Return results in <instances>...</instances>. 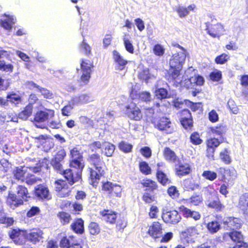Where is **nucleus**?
I'll return each mask as SVG.
<instances>
[{
	"mask_svg": "<svg viewBox=\"0 0 248 248\" xmlns=\"http://www.w3.org/2000/svg\"><path fill=\"white\" fill-rule=\"evenodd\" d=\"M140 152L142 155L146 158H149L151 156L152 152L148 147H144L141 148Z\"/></svg>",
	"mask_w": 248,
	"mask_h": 248,
	"instance_id": "0e129e2a",
	"label": "nucleus"
},
{
	"mask_svg": "<svg viewBox=\"0 0 248 248\" xmlns=\"http://www.w3.org/2000/svg\"><path fill=\"white\" fill-rule=\"evenodd\" d=\"M89 230L90 233L92 235H96L100 232L98 224L95 222H91L89 226Z\"/></svg>",
	"mask_w": 248,
	"mask_h": 248,
	"instance_id": "a18cd8bd",
	"label": "nucleus"
},
{
	"mask_svg": "<svg viewBox=\"0 0 248 248\" xmlns=\"http://www.w3.org/2000/svg\"><path fill=\"white\" fill-rule=\"evenodd\" d=\"M141 184L144 187H147L149 190L154 191L157 188L156 183L151 180H143L141 182Z\"/></svg>",
	"mask_w": 248,
	"mask_h": 248,
	"instance_id": "f704fd0d",
	"label": "nucleus"
},
{
	"mask_svg": "<svg viewBox=\"0 0 248 248\" xmlns=\"http://www.w3.org/2000/svg\"><path fill=\"white\" fill-rule=\"evenodd\" d=\"M207 228L211 233H215L220 229V225L217 221H212L207 224Z\"/></svg>",
	"mask_w": 248,
	"mask_h": 248,
	"instance_id": "e433bc0d",
	"label": "nucleus"
},
{
	"mask_svg": "<svg viewBox=\"0 0 248 248\" xmlns=\"http://www.w3.org/2000/svg\"><path fill=\"white\" fill-rule=\"evenodd\" d=\"M228 105L230 109L234 114L238 113V108L232 100H229L228 102Z\"/></svg>",
	"mask_w": 248,
	"mask_h": 248,
	"instance_id": "680f3d73",
	"label": "nucleus"
},
{
	"mask_svg": "<svg viewBox=\"0 0 248 248\" xmlns=\"http://www.w3.org/2000/svg\"><path fill=\"white\" fill-rule=\"evenodd\" d=\"M140 78L145 80L146 82H148V80L151 78V75L148 69L144 70L139 74Z\"/></svg>",
	"mask_w": 248,
	"mask_h": 248,
	"instance_id": "864d4df0",
	"label": "nucleus"
},
{
	"mask_svg": "<svg viewBox=\"0 0 248 248\" xmlns=\"http://www.w3.org/2000/svg\"><path fill=\"white\" fill-rule=\"evenodd\" d=\"M238 207L248 217V193H246L240 197Z\"/></svg>",
	"mask_w": 248,
	"mask_h": 248,
	"instance_id": "5701e85b",
	"label": "nucleus"
},
{
	"mask_svg": "<svg viewBox=\"0 0 248 248\" xmlns=\"http://www.w3.org/2000/svg\"><path fill=\"white\" fill-rule=\"evenodd\" d=\"M112 54L113 60L115 62H127L124 60L123 57L116 50H113Z\"/></svg>",
	"mask_w": 248,
	"mask_h": 248,
	"instance_id": "052dcab7",
	"label": "nucleus"
},
{
	"mask_svg": "<svg viewBox=\"0 0 248 248\" xmlns=\"http://www.w3.org/2000/svg\"><path fill=\"white\" fill-rule=\"evenodd\" d=\"M7 103L8 102H10L15 105L18 104L21 101L20 96L15 93L8 94L7 96Z\"/></svg>",
	"mask_w": 248,
	"mask_h": 248,
	"instance_id": "c9c22d12",
	"label": "nucleus"
},
{
	"mask_svg": "<svg viewBox=\"0 0 248 248\" xmlns=\"http://www.w3.org/2000/svg\"><path fill=\"white\" fill-rule=\"evenodd\" d=\"M209 119L213 123L218 121V115L215 110H212L209 113Z\"/></svg>",
	"mask_w": 248,
	"mask_h": 248,
	"instance_id": "338daca9",
	"label": "nucleus"
},
{
	"mask_svg": "<svg viewBox=\"0 0 248 248\" xmlns=\"http://www.w3.org/2000/svg\"><path fill=\"white\" fill-rule=\"evenodd\" d=\"M72 160L70 169L65 170L64 177L70 185H73L81 179V172L84 168L82 155L77 148H74L70 152Z\"/></svg>",
	"mask_w": 248,
	"mask_h": 248,
	"instance_id": "f03ea898",
	"label": "nucleus"
},
{
	"mask_svg": "<svg viewBox=\"0 0 248 248\" xmlns=\"http://www.w3.org/2000/svg\"><path fill=\"white\" fill-rule=\"evenodd\" d=\"M155 126L160 130L164 131L166 133H171L173 131L172 124L167 117L160 118L155 124Z\"/></svg>",
	"mask_w": 248,
	"mask_h": 248,
	"instance_id": "ddd939ff",
	"label": "nucleus"
},
{
	"mask_svg": "<svg viewBox=\"0 0 248 248\" xmlns=\"http://www.w3.org/2000/svg\"><path fill=\"white\" fill-rule=\"evenodd\" d=\"M21 232L16 230H13L10 233V238L14 240L15 243L21 244V242H19V237L20 236Z\"/></svg>",
	"mask_w": 248,
	"mask_h": 248,
	"instance_id": "37998d69",
	"label": "nucleus"
},
{
	"mask_svg": "<svg viewBox=\"0 0 248 248\" xmlns=\"http://www.w3.org/2000/svg\"><path fill=\"white\" fill-rule=\"evenodd\" d=\"M149 234L155 239L160 237L162 234L161 224L158 222H154L149 227Z\"/></svg>",
	"mask_w": 248,
	"mask_h": 248,
	"instance_id": "f3484780",
	"label": "nucleus"
},
{
	"mask_svg": "<svg viewBox=\"0 0 248 248\" xmlns=\"http://www.w3.org/2000/svg\"><path fill=\"white\" fill-rule=\"evenodd\" d=\"M17 195L9 194L7 202L11 208H14L23 204V201H27L28 192L27 188L22 186H19L16 188Z\"/></svg>",
	"mask_w": 248,
	"mask_h": 248,
	"instance_id": "20e7f679",
	"label": "nucleus"
},
{
	"mask_svg": "<svg viewBox=\"0 0 248 248\" xmlns=\"http://www.w3.org/2000/svg\"><path fill=\"white\" fill-rule=\"evenodd\" d=\"M220 142L217 139L211 138L207 141V151L208 154L211 153L210 156L213 157V154L215 151V148L217 147L220 144Z\"/></svg>",
	"mask_w": 248,
	"mask_h": 248,
	"instance_id": "393cba45",
	"label": "nucleus"
},
{
	"mask_svg": "<svg viewBox=\"0 0 248 248\" xmlns=\"http://www.w3.org/2000/svg\"><path fill=\"white\" fill-rule=\"evenodd\" d=\"M196 248H217V247L212 241L209 240L199 245Z\"/></svg>",
	"mask_w": 248,
	"mask_h": 248,
	"instance_id": "6e6d98bb",
	"label": "nucleus"
},
{
	"mask_svg": "<svg viewBox=\"0 0 248 248\" xmlns=\"http://www.w3.org/2000/svg\"><path fill=\"white\" fill-rule=\"evenodd\" d=\"M35 194L40 199L49 200L51 199V195L48 188L43 185H39L35 188Z\"/></svg>",
	"mask_w": 248,
	"mask_h": 248,
	"instance_id": "aec40b11",
	"label": "nucleus"
},
{
	"mask_svg": "<svg viewBox=\"0 0 248 248\" xmlns=\"http://www.w3.org/2000/svg\"><path fill=\"white\" fill-rule=\"evenodd\" d=\"M224 228L226 230H234L239 229L242 224V221L239 218L229 217L223 220Z\"/></svg>",
	"mask_w": 248,
	"mask_h": 248,
	"instance_id": "f8f14e48",
	"label": "nucleus"
},
{
	"mask_svg": "<svg viewBox=\"0 0 248 248\" xmlns=\"http://www.w3.org/2000/svg\"><path fill=\"white\" fill-rule=\"evenodd\" d=\"M54 115V111L51 109H45L39 110L36 112L34 116L33 123L38 128H45L46 127V122L49 118H51Z\"/></svg>",
	"mask_w": 248,
	"mask_h": 248,
	"instance_id": "39448f33",
	"label": "nucleus"
},
{
	"mask_svg": "<svg viewBox=\"0 0 248 248\" xmlns=\"http://www.w3.org/2000/svg\"><path fill=\"white\" fill-rule=\"evenodd\" d=\"M202 176L205 179L210 181H214L217 177V174L216 172L211 171V170H204Z\"/></svg>",
	"mask_w": 248,
	"mask_h": 248,
	"instance_id": "a19ab883",
	"label": "nucleus"
},
{
	"mask_svg": "<svg viewBox=\"0 0 248 248\" xmlns=\"http://www.w3.org/2000/svg\"><path fill=\"white\" fill-rule=\"evenodd\" d=\"M155 96L160 99L166 98L168 97V93L166 89L160 88L155 91Z\"/></svg>",
	"mask_w": 248,
	"mask_h": 248,
	"instance_id": "79ce46f5",
	"label": "nucleus"
},
{
	"mask_svg": "<svg viewBox=\"0 0 248 248\" xmlns=\"http://www.w3.org/2000/svg\"><path fill=\"white\" fill-rule=\"evenodd\" d=\"M126 113L129 118L136 121L140 120L142 116L140 109L133 102L126 107Z\"/></svg>",
	"mask_w": 248,
	"mask_h": 248,
	"instance_id": "9d476101",
	"label": "nucleus"
},
{
	"mask_svg": "<svg viewBox=\"0 0 248 248\" xmlns=\"http://www.w3.org/2000/svg\"><path fill=\"white\" fill-rule=\"evenodd\" d=\"M219 172L223 174V179L225 182L232 183L237 177L236 171L233 168H220Z\"/></svg>",
	"mask_w": 248,
	"mask_h": 248,
	"instance_id": "dca6fc26",
	"label": "nucleus"
},
{
	"mask_svg": "<svg viewBox=\"0 0 248 248\" xmlns=\"http://www.w3.org/2000/svg\"><path fill=\"white\" fill-rule=\"evenodd\" d=\"M133 146L125 142H122L119 144L120 149L125 153H129L131 151Z\"/></svg>",
	"mask_w": 248,
	"mask_h": 248,
	"instance_id": "de8ad7c7",
	"label": "nucleus"
},
{
	"mask_svg": "<svg viewBox=\"0 0 248 248\" xmlns=\"http://www.w3.org/2000/svg\"><path fill=\"white\" fill-rule=\"evenodd\" d=\"M43 232L39 229H33L30 232L26 233V238L31 243L35 244L43 239Z\"/></svg>",
	"mask_w": 248,
	"mask_h": 248,
	"instance_id": "4468645a",
	"label": "nucleus"
},
{
	"mask_svg": "<svg viewBox=\"0 0 248 248\" xmlns=\"http://www.w3.org/2000/svg\"><path fill=\"white\" fill-rule=\"evenodd\" d=\"M162 218L165 223L172 224L178 223L181 219V216L176 210L163 211Z\"/></svg>",
	"mask_w": 248,
	"mask_h": 248,
	"instance_id": "6e6552de",
	"label": "nucleus"
},
{
	"mask_svg": "<svg viewBox=\"0 0 248 248\" xmlns=\"http://www.w3.org/2000/svg\"><path fill=\"white\" fill-rule=\"evenodd\" d=\"M71 227L76 233H81L84 231L83 221L81 219H78L71 225Z\"/></svg>",
	"mask_w": 248,
	"mask_h": 248,
	"instance_id": "72a5a7b5",
	"label": "nucleus"
},
{
	"mask_svg": "<svg viewBox=\"0 0 248 248\" xmlns=\"http://www.w3.org/2000/svg\"><path fill=\"white\" fill-rule=\"evenodd\" d=\"M60 246L63 248H82L81 244L77 240L74 239L73 237L62 238Z\"/></svg>",
	"mask_w": 248,
	"mask_h": 248,
	"instance_id": "a211bd4d",
	"label": "nucleus"
},
{
	"mask_svg": "<svg viewBox=\"0 0 248 248\" xmlns=\"http://www.w3.org/2000/svg\"><path fill=\"white\" fill-rule=\"evenodd\" d=\"M206 29L208 34L213 38H219L225 31L223 26L219 23L211 24L207 26Z\"/></svg>",
	"mask_w": 248,
	"mask_h": 248,
	"instance_id": "9b49d317",
	"label": "nucleus"
},
{
	"mask_svg": "<svg viewBox=\"0 0 248 248\" xmlns=\"http://www.w3.org/2000/svg\"><path fill=\"white\" fill-rule=\"evenodd\" d=\"M92 100V97L88 94L83 93L74 97L72 100L73 105H78L88 103Z\"/></svg>",
	"mask_w": 248,
	"mask_h": 248,
	"instance_id": "4be33fe9",
	"label": "nucleus"
},
{
	"mask_svg": "<svg viewBox=\"0 0 248 248\" xmlns=\"http://www.w3.org/2000/svg\"><path fill=\"white\" fill-rule=\"evenodd\" d=\"M53 168L57 170L60 173L62 174L64 176V172L65 170L62 168V161L56 160H52L51 162Z\"/></svg>",
	"mask_w": 248,
	"mask_h": 248,
	"instance_id": "58836bf2",
	"label": "nucleus"
},
{
	"mask_svg": "<svg viewBox=\"0 0 248 248\" xmlns=\"http://www.w3.org/2000/svg\"><path fill=\"white\" fill-rule=\"evenodd\" d=\"M65 155L66 154L64 150L61 149L57 152L55 158L52 160H56V161L58 160L62 162Z\"/></svg>",
	"mask_w": 248,
	"mask_h": 248,
	"instance_id": "e2e57ef3",
	"label": "nucleus"
},
{
	"mask_svg": "<svg viewBox=\"0 0 248 248\" xmlns=\"http://www.w3.org/2000/svg\"><path fill=\"white\" fill-rule=\"evenodd\" d=\"M158 212L159 210L157 206L152 205L150 208V212L149 213L150 217L152 218H156Z\"/></svg>",
	"mask_w": 248,
	"mask_h": 248,
	"instance_id": "13d9d810",
	"label": "nucleus"
},
{
	"mask_svg": "<svg viewBox=\"0 0 248 248\" xmlns=\"http://www.w3.org/2000/svg\"><path fill=\"white\" fill-rule=\"evenodd\" d=\"M39 170L40 168L38 167H17L13 170V174L16 179L18 180L23 181L25 177H27L28 176V171L37 172Z\"/></svg>",
	"mask_w": 248,
	"mask_h": 248,
	"instance_id": "0eeeda50",
	"label": "nucleus"
},
{
	"mask_svg": "<svg viewBox=\"0 0 248 248\" xmlns=\"http://www.w3.org/2000/svg\"><path fill=\"white\" fill-rule=\"evenodd\" d=\"M182 114L186 115L185 118H182L181 120V124L186 129L190 128L192 125V120L190 118L191 116L189 111L187 109H184L182 111Z\"/></svg>",
	"mask_w": 248,
	"mask_h": 248,
	"instance_id": "bb28decb",
	"label": "nucleus"
},
{
	"mask_svg": "<svg viewBox=\"0 0 248 248\" xmlns=\"http://www.w3.org/2000/svg\"><path fill=\"white\" fill-rule=\"evenodd\" d=\"M156 177L158 181L163 185H166L170 183V180L168 178L166 174L162 170H157Z\"/></svg>",
	"mask_w": 248,
	"mask_h": 248,
	"instance_id": "2f4dec72",
	"label": "nucleus"
},
{
	"mask_svg": "<svg viewBox=\"0 0 248 248\" xmlns=\"http://www.w3.org/2000/svg\"><path fill=\"white\" fill-rule=\"evenodd\" d=\"M33 107L32 105H28L24 110L22 111L18 115L19 118L23 120H26L30 116L32 113Z\"/></svg>",
	"mask_w": 248,
	"mask_h": 248,
	"instance_id": "473e14b6",
	"label": "nucleus"
},
{
	"mask_svg": "<svg viewBox=\"0 0 248 248\" xmlns=\"http://www.w3.org/2000/svg\"><path fill=\"white\" fill-rule=\"evenodd\" d=\"M190 140L191 142L195 145L200 144L202 142V140L200 139L199 134L197 133H194L191 135Z\"/></svg>",
	"mask_w": 248,
	"mask_h": 248,
	"instance_id": "3c124183",
	"label": "nucleus"
},
{
	"mask_svg": "<svg viewBox=\"0 0 248 248\" xmlns=\"http://www.w3.org/2000/svg\"><path fill=\"white\" fill-rule=\"evenodd\" d=\"M230 57L226 54L222 53L217 57L215 59V62H227Z\"/></svg>",
	"mask_w": 248,
	"mask_h": 248,
	"instance_id": "774afa93",
	"label": "nucleus"
},
{
	"mask_svg": "<svg viewBox=\"0 0 248 248\" xmlns=\"http://www.w3.org/2000/svg\"><path fill=\"white\" fill-rule=\"evenodd\" d=\"M130 96L132 99L139 98L145 102H149L151 100V94L149 92H142L138 93L137 91L134 89H132Z\"/></svg>",
	"mask_w": 248,
	"mask_h": 248,
	"instance_id": "412c9836",
	"label": "nucleus"
},
{
	"mask_svg": "<svg viewBox=\"0 0 248 248\" xmlns=\"http://www.w3.org/2000/svg\"><path fill=\"white\" fill-rule=\"evenodd\" d=\"M190 203L194 205H198L202 201V198L200 195H194L190 198Z\"/></svg>",
	"mask_w": 248,
	"mask_h": 248,
	"instance_id": "5fc2aeb1",
	"label": "nucleus"
},
{
	"mask_svg": "<svg viewBox=\"0 0 248 248\" xmlns=\"http://www.w3.org/2000/svg\"><path fill=\"white\" fill-rule=\"evenodd\" d=\"M59 217L63 224L68 223L70 220V215L65 212L60 213Z\"/></svg>",
	"mask_w": 248,
	"mask_h": 248,
	"instance_id": "bf43d9fd",
	"label": "nucleus"
},
{
	"mask_svg": "<svg viewBox=\"0 0 248 248\" xmlns=\"http://www.w3.org/2000/svg\"><path fill=\"white\" fill-rule=\"evenodd\" d=\"M55 189L58 192V195L61 197H64L68 195L70 190L65 181L59 180L55 182Z\"/></svg>",
	"mask_w": 248,
	"mask_h": 248,
	"instance_id": "2eb2a0df",
	"label": "nucleus"
},
{
	"mask_svg": "<svg viewBox=\"0 0 248 248\" xmlns=\"http://www.w3.org/2000/svg\"><path fill=\"white\" fill-rule=\"evenodd\" d=\"M176 11L178 13L179 16L181 18H183L187 16L189 12L186 7L179 6L177 8Z\"/></svg>",
	"mask_w": 248,
	"mask_h": 248,
	"instance_id": "49530a36",
	"label": "nucleus"
},
{
	"mask_svg": "<svg viewBox=\"0 0 248 248\" xmlns=\"http://www.w3.org/2000/svg\"><path fill=\"white\" fill-rule=\"evenodd\" d=\"M180 211L184 217L188 218H192L195 221L201 218V216L199 212L196 211H192L190 209L182 206L180 207Z\"/></svg>",
	"mask_w": 248,
	"mask_h": 248,
	"instance_id": "6ab92c4d",
	"label": "nucleus"
},
{
	"mask_svg": "<svg viewBox=\"0 0 248 248\" xmlns=\"http://www.w3.org/2000/svg\"><path fill=\"white\" fill-rule=\"evenodd\" d=\"M103 152L107 156H111L115 150V146L108 142L103 143Z\"/></svg>",
	"mask_w": 248,
	"mask_h": 248,
	"instance_id": "7c9ffc66",
	"label": "nucleus"
},
{
	"mask_svg": "<svg viewBox=\"0 0 248 248\" xmlns=\"http://www.w3.org/2000/svg\"><path fill=\"white\" fill-rule=\"evenodd\" d=\"M38 91L42 93V95L46 98H52L53 97L52 93L46 89L39 87Z\"/></svg>",
	"mask_w": 248,
	"mask_h": 248,
	"instance_id": "603ef678",
	"label": "nucleus"
},
{
	"mask_svg": "<svg viewBox=\"0 0 248 248\" xmlns=\"http://www.w3.org/2000/svg\"><path fill=\"white\" fill-rule=\"evenodd\" d=\"M102 189L108 193L110 198L121 197L122 188L119 185L112 184L110 182H107L103 184Z\"/></svg>",
	"mask_w": 248,
	"mask_h": 248,
	"instance_id": "423d86ee",
	"label": "nucleus"
},
{
	"mask_svg": "<svg viewBox=\"0 0 248 248\" xmlns=\"http://www.w3.org/2000/svg\"><path fill=\"white\" fill-rule=\"evenodd\" d=\"M211 132L213 134L215 135L222 136L226 132V126L220 125L216 127L211 128Z\"/></svg>",
	"mask_w": 248,
	"mask_h": 248,
	"instance_id": "4c0bfd02",
	"label": "nucleus"
},
{
	"mask_svg": "<svg viewBox=\"0 0 248 248\" xmlns=\"http://www.w3.org/2000/svg\"><path fill=\"white\" fill-rule=\"evenodd\" d=\"M229 152L227 149H224L220 153V157L221 160L225 164H228L231 162V159L229 155Z\"/></svg>",
	"mask_w": 248,
	"mask_h": 248,
	"instance_id": "ea45409f",
	"label": "nucleus"
},
{
	"mask_svg": "<svg viewBox=\"0 0 248 248\" xmlns=\"http://www.w3.org/2000/svg\"><path fill=\"white\" fill-rule=\"evenodd\" d=\"M169 195L173 199L176 198L179 196V193L176 187L171 186L168 190Z\"/></svg>",
	"mask_w": 248,
	"mask_h": 248,
	"instance_id": "8fccbe9b",
	"label": "nucleus"
},
{
	"mask_svg": "<svg viewBox=\"0 0 248 248\" xmlns=\"http://www.w3.org/2000/svg\"><path fill=\"white\" fill-rule=\"evenodd\" d=\"M140 169L141 172L144 174L151 173V170L148 164L145 162H142L140 164Z\"/></svg>",
	"mask_w": 248,
	"mask_h": 248,
	"instance_id": "c03bdc74",
	"label": "nucleus"
},
{
	"mask_svg": "<svg viewBox=\"0 0 248 248\" xmlns=\"http://www.w3.org/2000/svg\"><path fill=\"white\" fill-rule=\"evenodd\" d=\"M190 170V166L187 163H180L179 165L176 168V173L180 176L189 173Z\"/></svg>",
	"mask_w": 248,
	"mask_h": 248,
	"instance_id": "cd10ccee",
	"label": "nucleus"
},
{
	"mask_svg": "<svg viewBox=\"0 0 248 248\" xmlns=\"http://www.w3.org/2000/svg\"><path fill=\"white\" fill-rule=\"evenodd\" d=\"M224 239L228 237L230 238L233 241L235 242H240L243 240V236L241 233L237 231H233L229 233H226L223 236Z\"/></svg>",
	"mask_w": 248,
	"mask_h": 248,
	"instance_id": "c85d7f7f",
	"label": "nucleus"
},
{
	"mask_svg": "<svg viewBox=\"0 0 248 248\" xmlns=\"http://www.w3.org/2000/svg\"><path fill=\"white\" fill-rule=\"evenodd\" d=\"M103 219L109 223H114L117 218V214L115 212L110 210H104L100 212Z\"/></svg>",
	"mask_w": 248,
	"mask_h": 248,
	"instance_id": "b1692460",
	"label": "nucleus"
},
{
	"mask_svg": "<svg viewBox=\"0 0 248 248\" xmlns=\"http://www.w3.org/2000/svg\"><path fill=\"white\" fill-rule=\"evenodd\" d=\"M205 204L208 207L217 210H220L222 208V205L219 201L218 196L209 197L208 199L206 201Z\"/></svg>",
	"mask_w": 248,
	"mask_h": 248,
	"instance_id": "a878e982",
	"label": "nucleus"
},
{
	"mask_svg": "<svg viewBox=\"0 0 248 248\" xmlns=\"http://www.w3.org/2000/svg\"><path fill=\"white\" fill-rule=\"evenodd\" d=\"M90 162L93 166V168H90V184L94 186L97 185L100 177L104 173V170L102 167L104 163L100 156L97 154L91 155Z\"/></svg>",
	"mask_w": 248,
	"mask_h": 248,
	"instance_id": "7ed1b4c3",
	"label": "nucleus"
},
{
	"mask_svg": "<svg viewBox=\"0 0 248 248\" xmlns=\"http://www.w3.org/2000/svg\"><path fill=\"white\" fill-rule=\"evenodd\" d=\"M135 23L138 28V29L141 31L145 29V26L144 22L140 18H137L135 19Z\"/></svg>",
	"mask_w": 248,
	"mask_h": 248,
	"instance_id": "69168bd1",
	"label": "nucleus"
},
{
	"mask_svg": "<svg viewBox=\"0 0 248 248\" xmlns=\"http://www.w3.org/2000/svg\"><path fill=\"white\" fill-rule=\"evenodd\" d=\"M153 51L155 54L158 56H162L164 53V48L159 44H156L154 46Z\"/></svg>",
	"mask_w": 248,
	"mask_h": 248,
	"instance_id": "09e8293b",
	"label": "nucleus"
},
{
	"mask_svg": "<svg viewBox=\"0 0 248 248\" xmlns=\"http://www.w3.org/2000/svg\"><path fill=\"white\" fill-rule=\"evenodd\" d=\"M124 45L126 50L130 53H133L134 47L130 41L127 39H124Z\"/></svg>",
	"mask_w": 248,
	"mask_h": 248,
	"instance_id": "4d7b16f0",
	"label": "nucleus"
},
{
	"mask_svg": "<svg viewBox=\"0 0 248 248\" xmlns=\"http://www.w3.org/2000/svg\"><path fill=\"white\" fill-rule=\"evenodd\" d=\"M93 65L92 63H80V72L82 75L80 78L81 85H85L88 83L91 77V73Z\"/></svg>",
	"mask_w": 248,
	"mask_h": 248,
	"instance_id": "1a4fd4ad",
	"label": "nucleus"
},
{
	"mask_svg": "<svg viewBox=\"0 0 248 248\" xmlns=\"http://www.w3.org/2000/svg\"><path fill=\"white\" fill-rule=\"evenodd\" d=\"M163 155L166 160L171 162H174L177 159L175 153L168 147L165 148Z\"/></svg>",
	"mask_w": 248,
	"mask_h": 248,
	"instance_id": "c756f323",
	"label": "nucleus"
},
{
	"mask_svg": "<svg viewBox=\"0 0 248 248\" xmlns=\"http://www.w3.org/2000/svg\"><path fill=\"white\" fill-rule=\"evenodd\" d=\"M170 67L169 74L177 84L189 88L195 85L201 86L204 82L203 78L197 75V70L192 67H189L185 71V75L182 77V79L179 77L182 68L181 63H170Z\"/></svg>",
	"mask_w": 248,
	"mask_h": 248,
	"instance_id": "f257e3e1",
	"label": "nucleus"
}]
</instances>
